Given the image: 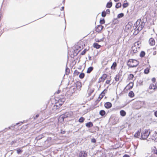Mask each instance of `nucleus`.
<instances>
[{
	"label": "nucleus",
	"instance_id": "obj_47",
	"mask_svg": "<svg viewBox=\"0 0 157 157\" xmlns=\"http://www.w3.org/2000/svg\"><path fill=\"white\" fill-rule=\"evenodd\" d=\"M39 116V115L37 114H36V116H35V117H34V119H37Z\"/></svg>",
	"mask_w": 157,
	"mask_h": 157
},
{
	"label": "nucleus",
	"instance_id": "obj_6",
	"mask_svg": "<svg viewBox=\"0 0 157 157\" xmlns=\"http://www.w3.org/2000/svg\"><path fill=\"white\" fill-rule=\"evenodd\" d=\"M125 29L127 30H128L132 32L133 30V24L132 22H129L125 26Z\"/></svg>",
	"mask_w": 157,
	"mask_h": 157
},
{
	"label": "nucleus",
	"instance_id": "obj_32",
	"mask_svg": "<svg viewBox=\"0 0 157 157\" xmlns=\"http://www.w3.org/2000/svg\"><path fill=\"white\" fill-rule=\"evenodd\" d=\"M111 80H112L111 78H109V79L106 80L105 81V83L106 84H109L110 85H111L110 82H111Z\"/></svg>",
	"mask_w": 157,
	"mask_h": 157
},
{
	"label": "nucleus",
	"instance_id": "obj_22",
	"mask_svg": "<svg viewBox=\"0 0 157 157\" xmlns=\"http://www.w3.org/2000/svg\"><path fill=\"white\" fill-rule=\"evenodd\" d=\"M94 67H88L86 71V73L89 74L93 70Z\"/></svg>",
	"mask_w": 157,
	"mask_h": 157
},
{
	"label": "nucleus",
	"instance_id": "obj_29",
	"mask_svg": "<svg viewBox=\"0 0 157 157\" xmlns=\"http://www.w3.org/2000/svg\"><path fill=\"white\" fill-rule=\"evenodd\" d=\"M85 120V118L82 117H81L78 120V122H79L82 123H83Z\"/></svg>",
	"mask_w": 157,
	"mask_h": 157
},
{
	"label": "nucleus",
	"instance_id": "obj_2",
	"mask_svg": "<svg viewBox=\"0 0 157 157\" xmlns=\"http://www.w3.org/2000/svg\"><path fill=\"white\" fill-rule=\"evenodd\" d=\"M139 62L137 60L129 59L127 62V65L130 67H136L139 64Z\"/></svg>",
	"mask_w": 157,
	"mask_h": 157
},
{
	"label": "nucleus",
	"instance_id": "obj_12",
	"mask_svg": "<svg viewBox=\"0 0 157 157\" xmlns=\"http://www.w3.org/2000/svg\"><path fill=\"white\" fill-rule=\"evenodd\" d=\"M149 44L151 46L154 45L155 43L154 39L152 38H151L149 39Z\"/></svg>",
	"mask_w": 157,
	"mask_h": 157
},
{
	"label": "nucleus",
	"instance_id": "obj_56",
	"mask_svg": "<svg viewBox=\"0 0 157 157\" xmlns=\"http://www.w3.org/2000/svg\"><path fill=\"white\" fill-rule=\"evenodd\" d=\"M106 93H107V92H104V93H105V94Z\"/></svg>",
	"mask_w": 157,
	"mask_h": 157
},
{
	"label": "nucleus",
	"instance_id": "obj_36",
	"mask_svg": "<svg viewBox=\"0 0 157 157\" xmlns=\"http://www.w3.org/2000/svg\"><path fill=\"white\" fill-rule=\"evenodd\" d=\"M79 74V72L77 70H75L74 72V74L75 76H77Z\"/></svg>",
	"mask_w": 157,
	"mask_h": 157
},
{
	"label": "nucleus",
	"instance_id": "obj_3",
	"mask_svg": "<svg viewBox=\"0 0 157 157\" xmlns=\"http://www.w3.org/2000/svg\"><path fill=\"white\" fill-rule=\"evenodd\" d=\"M73 114V113L72 111L66 112L64 114L60 116L59 117V119H62V121H63L64 118L71 117H72Z\"/></svg>",
	"mask_w": 157,
	"mask_h": 157
},
{
	"label": "nucleus",
	"instance_id": "obj_7",
	"mask_svg": "<svg viewBox=\"0 0 157 157\" xmlns=\"http://www.w3.org/2000/svg\"><path fill=\"white\" fill-rule=\"evenodd\" d=\"M142 104L141 101H139L136 102L134 104V107L135 109H138L142 106Z\"/></svg>",
	"mask_w": 157,
	"mask_h": 157
},
{
	"label": "nucleus",
	"instance_id": "obj_46",
	"mask_svg": "<svg viewBox=\"0 0 157 157\" xmlns=\"http://www.w3.org/2000/svg\"><path fill=\"white\" fill-rule=\"evenodd\" d=\"M66 132V131H63V130H61L60 133L62 134H65Z\"/></svg>",
	"mask_w": 157,
	"mask_h": 157
},
{
	"label": "nucleus",
	"instance_id": "obj_35",
	"mask_svg": "<svg viewBox=\"0 0 157 157\" xmlns=\"http://www.w3.org/2000/svg\"><path fill=\"white\" fill-rule=\"evenodd\" d=\"M149 72V69L148 68H146L144 70V73L145 74H147Z\"/></svg>",
	"mask_w": 157,
	"mask_h": 157
},
{
	"label": "nucleus",
	"instance_id": "obj_18",
	"mask_svg": "<svg viewBox=\"0 0 157 157\" xmlns=\"http://www.w3.org/2000/svg\"><path fill=\"white\" fill-rule=\"evenodd\" d=\"M134 77V75L133 74H130L128 76L127 80L128 81L132 80L133 79Z\"/></svg>",
	"mask_w": 157,
	"mask_h": 157
},
{
	"label": "nucleus",
	"instance_id": "obj_38",
	"mask_svg": "<svg viewBox=\"0 0 157 157\" xmlns=\"http://www.w3.org/2000/svg\"><path fill=\"white\" fill-rule=\"evenodd\" d=\"M156 49L155 47H154L153 48L152 54L153 55H155L156 54L157 52L155 51Z\"/></svg>",
	"mask_w": 157,
	"mask_h": 157
},
{
	"label": "nucleus",
	"instance_id": "obj_39",
	"mask_svg": "<svg viewBox=\"0 0 157 157\" xmlns=\"http://www.w3.org/2000/svg\"><path fill=\"white\" fill-rule=\"evenodd\" d=\"M128 3H124L123 4V8H126L128 6Z\"/></svg>",
	"mask_w": 157,
	"mask_h": 157
},
{
	"label": "nucleus",
	"instance_id": "obj_25",
	"mask_svg": "<svg viewBox=\"0 0 157 157\" xmlns=\"http://www.w3.org/2000/svg\"><path fill=\"white\" fill-rule=\"evenodd\" d=\"M86 126L88 128H90L93 126V123L91 122H89L86 124Z\"/></svg>",
	"mask_w": 157,
	"mask_h": 157
},
{
	"label": "nucleus",
	"instance_id": "obj_33",
	"mask_svg": "<svg viewBox=\"0 0 157 157\" xmlns=\"http://www.w3.org/2000/svg\"><path fill=\"white\" fill-rule=\"evenodd\" d=\"M124 16V14L123 13L119 14L117 16V17L118 18H120L123 17Z\"/></svg>",
	"mask_w": 157,
	"mask_h": 157
},
{
	"label": "nucleus",
	"instance_id": "obj_54",
	"mask_svg": "<svg viewBox=\"0 0 157 157\" xmlns=\"http://www.w3.org/2000/svg\"><path fill=\"white\" fill-rule=\"evenodd\" d=\"M115 2H117L119 0H114Z\"/></svg>",
	"mask_w": 157,
	"mask_h": 157
},
{
	"label": "nucleus",
	"instance_id": "obj_55",
	"mask_svg": "<svg viewBox=\"0 0 157 157\" xmlns=\"http://www.w3.org/2000/svg\"><path fill=\"white\" fill-rule=\"evenodd\" d=\"M73 89L74 90V89H76V88H75V87L74 88H73Z\"/></svg>",
	"mask_w": 157,
	"mask_h": 157
},
{
	"label": "nucleus",
	"instance_id": "obj_45",
	"mask_svg": "<svg viewBox=\"0 0 157 157\" xmlns=\"http://www.w3.org/2000/svg\"><path fill=\"white\" fill-rule=\"evenodd\" d=\"M105 12H106V13L109 14L110 13V10L109 9H107Z\"/></svg>",
	"mask_w": 157,
	"mask_h": 157
},
{
	"label": "nucleus",
	"instance_id": "obj_21",
	"mask_svg": "<svg viewBox=\"0 0 157 157\" xmlns=\"http://www.w3.org/2000/svg\"><path fill=\"white\" fill-rule=\"evenodd\" d=\"M93 46L94 48H95L97 49L100 48L101 47V46L100 45L96 43H94L93 44Z\"/></svg>",
	"mask_w": 157,
	"mask_h": 157
},
{
	"label": "nucleus",
	"instance_id": "obj_52",
	"mask_svg": "<svg viewBox=\"0 0 157 157\" xmlns=\"http://www.w3.org/2000/svg\"><path fill=\"white\" fill-rule=\"evenodd\" d=\"M139 42L138 41L136 42L135 44H137V45H139Z\"/></svg>",
	"mask_w": 157,
	"mask_h": 157
},
{
	"label": "nucleus",
	"instance_id": "obj_42",
	"mask_svg": "<svg viewBox=\"0 0 157 157\" xmlns=\"http://www.w3.org/2000/svg\"><path fill=\"white\" fill-rule=\"evenodd\" d=\"M91 141L92 143H95L96 142V140L95 139L93 138L91 140Z\"/></svg>",
	"mask_w": 157,
	"mask_h": 157
},
{
	"label": "nucleus",
	"instance_id": "obj_8",
	"mask_svg": "<svg viewBox=\"0 0 157 157\" xmlns=\"http://www.w3.org/2000/svg\"><path fill=\"white\" fill-rule=\"evenodd\" d=\"M108 75L106 74H103L99 78L98 82L100 83L101 82H104L105 80L107 78Z\"/></svg>",
	"mask_w": 157,
	"mask_h": 157
},
{
	"label": "nucleus",
	"instance_id": "obj_50",
	"mask_svg": "<svg viewBox=\"0 0 157 157\" xmlns=\"http://www.w3.org/2000/svg\"><path fill=\"white\" fill-rule=\"evenodd\" d=\"M123 157H130V156L128 155L125 154L123 156Z\"/></svg>",
	"mask_w": 157,
	"mask_h": 157
},
{
	"label": "nucleus",
	"instance_id": "obj_9",
	"mask_svg": "<svg viewBox=\"0 0 157 157\" xmlns=\"http://www.w3.org/2000/svg\"><path fill=\"white\" fill-rule=\"evenodd\" d=\"M137 52V48L135 46L132 47L130 53L132 55H133L134 54L136 53Z\"/></svg>",
	"mask_w": 157,
	"mask_h": 157
},
{
	"label": "nucleus",
	"instance_id": "obj_20",
	"mask_svg": "<svg viewBox=\"0 0 157 157\" xmlns=\"http://www.w3.org/2000/svg\"><path fill=\"white\" fill-rule=\"evenodd\" d=\"M135 94L132 91H130L128 94V96L131 98L134 97L135 96Z\"/></svg>",
	"mask_w": 157,
	"mask_h": 157
},
{
	"label": "nucleus",
	"instance_id": "obj_26",
	"mask_svg": "<svg viewBox=\"0 0 157 157\" xmlns=\"http://www.w3.org/2000/svg\"><path fill=\"white\" fill-rule=\"evenodd\" d=\"M103 97V95H102V94H100L97 100V101L98 102H99Z\"/></svg>",
	"mask_w": 157,
	"mask_h": 157
},
{
	"label": "nucleus",
	"instance_id": "obj_51",
	"mask_svg": "<svg viewBox=\"0 0 157 157\" xmlns=\"http://www.w3.org/2000/svg\"><path fill=\"white\" fill-rule=\"evenodd\" d=\"M102 41V40H98V39H97V40H96V42H100Z\"/></svg>",
	"mask_w": 157,
	"mask_h": 157
},
{
	"label": "nucleus",
	"instance_id": "obj_28",
	"mask_svg": "<svg viewBox=\"0 0 157 157\" xmlns=\"http://www.w3.org/2000/svg\"><path fill=\"white\" fill-rule=\"evenodd\" d=\"M85 74L83 73H81L79 76V78L81 79H83L85 77Z\"/></svg>",
	"mask_w": 157,
	"mask_h": 157
},
{
	"label": "nucleus",
	"instance_id": "obj_23",
	"mask_svg": "<svg viewBox=\"0 0 157 157\" xmlns=\"http://www.w3.org/2000/svg\"><path fill=\"white\" fill-rule=\"evenodd\" d=\"M99 114L101 116H104L105 115L106 112L105 111L103 110H101L99 111Z\"/></svg>",
	"mask_w": 157,
	"mask_h": 157
},
{
	"label": "nucleus",
	"instance_id": "obj_14",
	"mask_svg": "<svg viewBox=\"0 0 157 157\" xmlns=\"http://www.w3.org/2000/svg\"><path fill=\"white\" fill-rule=\"evenodd\" d=\"M103 26L101 25H99L97 26L96 28V31L98 33H100L102 30L103 28Z\"/></svg>",
	"mask_w": 157,
	"mask_h": 157
},
{
	"label": "nucleus",
	"instance_id": "obj_13",
	"mask_svg": "<svg viewBox=\"0 0 157 157\" xmlns=\"http://www.w3.org/2000/svg\"><path fill=\"white\" fill-rule=\"evenodd\" d=\"M76 85L77 89L78 90H80L82 87L81 82L77 81L76 83Z\"/></svg>",
	"mask_w": 157,
	"mask_h": 157
},
{
	"label": "nucleus",
	"instance_id": "obj_49",
	"mask_svg": "<svg viewBox=\"0 0 157 157\" xmlns=\"http://www.w3.org/2000/svg\"><path fill=\"white\" fill-rule=\"evenodd\" d=\"M154 153L157 155V150H154Z\"/></svg>",
	"mask_w": 157,
	"mask_h": 157
},
{
	"label": "nucleus",
	"instance_id": "obj_5",
	"mask_svg": "<svg viewBox=\"0 0 157 157\" xmlns=\"http://www.w3.org/2000/svg\"><path fill=\"white\" fill-rule=\"evenodd\" d=\"M133 82H130L124 88V90L125 92H127L128 90H129L132 89L133 88Z\"/></svg>",
	"mask_w": 157,
	"mask_h": 157
},
{
	"label": "nucleus",
	"instance_id": "obj_15",
	"mask_svg": "<svg viewBox=\"0 0 157 157\" xmlns=\"http://www.w3.org/2000/svg\"><path fill=\"white\" fill-rule=\"evenodd\" d=\"M104 106L106 108L109 109L111 107L112 104L111 102H107L105 103Z\"/></svg>",
	"mask_w": 157,
	"mask_h": 157
},
{
	"label": "nucleus",
	"instance_id": "obj_17",
	"mask_svg": "<svg viewBox=\"0 0 157 157\" xmlns=\"http://www.w3.org/2000/svg\"><path fill=\"white\" fill-rule=\"evenodd\" d=\"M117 64L116 62H114L113 63L111 67V69L113 71L116 70L117 68Z\"/></svg>",
	"mask_w": 157,
	"mask_h": 157
},
{
	"label": "nucleus",
	"instance_id": "obj_24",
	"mask_svg": "<svg viewBox=\"0 0 157 157\" xmlns=\"http://www.w3.org/2000/svg\"><path fill=\"white\" fill-rule=\"evenodd\" d=\"M120 115L122 117H124L126 116V113L124 110H121L120 112Z\"/></svg>",
	"mask_w": 157,
	"mask_h": 157
},
{
	"label": "nucleus",
	"instance_id": "obj_40",
	"mask_svg": "<svg viewBox=\"0 0 157 157\" xmlns=\"http://www.w3.org/2000/svg\"><path fill=\"white\" fill-rule=\"evenodd\" d=\"M87 50L86 49H85L81 53V55H84L85 54L86 52L87 51Z\"/></svg>",
	"mask_w": 157,
	"mask_h": 157
},
{
	"label": "nucleus",
	"instance_id": "obj_31",
	"mask_svg": "<svg viewBox=\"0 0 157 157\" xmlns=\"http://www.w3.org/2000/svg\"><path fill=\"white\" fill-rule=\"evenodd\" d=\"M121 3L120 2H118L116 5L115 7L117 8H119L121 7Z\"/></svg>",
	"mask_w": 157,
	"mask_h": 157
},
{
	"label": "nucleus",
	"instance_id": "obj_4",
	"mask_svg": "<svg viewBox=\"0 0 157 157\" xmlns=\"http://www.w3.org/2000/svg\"><path fill=\"white\" fill-rule=\"evenodd\" d=\"M150 133V132L148 130L145 129L141 133V137L143 140L147 139Z\"/></svg>",
	"mask_w": 157,
	"mask_h": 157
},
{
	"label": "nucleus",
	"instance_id": "obj_19",
	"mask_svg": "<svg viewBox=\"0 0 157 157\" xmlns=\"http://www.w3.org/2000/svg\"><path fill=\"white\" fill-rule=\"evenodd\" d=\"M141 132V130L140 129L138 130L135 134L134 136L135 138H138L139 136H140Z\"/></svg>",
	"mask_w": 157,
	"mask_h": 157
},
{
	"label": "nucleus",
	"instance_id": "obj_43",
	"mask_svg": "<svg viewBox=\"0 0 157 157\" xmlns=\"http://www.w3.org/2000/svg\"><path fill=\"white\" fill-rule=\"evenodd\" d=\"M100 22L101 24H104L105 22V20L104 19L101 20Z\"/></svg>",
	"mask_w": 157,
	"mask_h": 157
},
{
	"label": "nucleus",
	"instance_id": "obj_37",
	"mask_svg": "<svg viewBox=\"0 0 157 157\" xmlns=\"http://www.w3.org/2000/svg\"><path fill=\"white\" fill-rule=\"evenodd\" d=\"M109 87V86H108L106 89H105L101 94H102V95H103V96L104 97L105 95V94L104 93V92H107V89Z\"/></svg>",
	"mask_w": 157,
	"mask_h": 157
},
{
	"label": "nucleus",
	"instance_id": "obj_34",
	"mask_svg": "<svg viewBox=\"0 0 157 157\" xmlns=\"http://www.w3.org/2000/svg\"><path fill=\"white\" fill-rule=\"evenodd\" d=\"M145 55V53L144 52L142 51L141 52L140 54V56L141 57H144Z\"/></svg>",
	"mask_w": 157,
	"mask_h": 157
},
{
	"label": "nucleus",
	"instance_id": "obj_10",
	"mask_svg": "<svg viewBox=\"0 0 157 157\" xmlns=\"http://www.w3.org/2000/svg\"><path fill=\"white\" fill-rule=\"evenodd\" d=\"M149 89L150 90H155L157 89V86L155 84L151 83L149 86Z\"/></svg>",
	"mask_w": 157,
	"mask_h": 157
},
{
	"label": "nucleus",
	"instance_id": "obj_30",
	"mask_svg": "<svg viewBox=\"0 0 157 157\" xmlns=\"http://www.w3.org/2000/svg\"><path fill=\"white\" fill-rule=\"evenodd\" d=\"M17 153L18 154H21L23 151V150L20 148H19L16 150Z\"/></svg>",
	"mask_w": 157,
	"mask_h": 157
},
{
	"label": "nucleus",
	"instance_id": "obj_16",
	"mask_svg": "<svg viewBox=\"0 0 157 157\" xmlns=\"http://www.w3.org/2000/svg\"><path fill=\"white\" fill-rule=\"evenodd\" d=\"M79 157H86L87 156V154L85 151H81L79 154Z\"/></svg>",
	"mask_w": 157,
	"mask_h": 157
},
{
	"label": "nucleus",
	"instance_id": "obj_44",
	"mask_svg": "<svg viewBox=\"0 0 157 157\" xmlns=\"http://www.w3.org/2000/svg\"><path fill=\"white\" fill-rule=\"evenodd\" d=\"M152 81L153 82H155L156 81V78H153L151 79Z\"/></svg>",
	"mask_w": 157,
	"mask_h": 157
},
{
	"label": "nucleus",
	"instance_id": "obj_48",
	"mask_svg": "<svg viewBox=\"0 0 157 157\" xmlns=\"http://www.w3.org/2000/svg\"><path fill=\"white\" fill-rule=\"evenodd\" d=\"M154 115L156 117H157V111L154 113Z\"/></svg>",
	"mask_w": 157,
	"mask_h": 157
},
{
	"label": "nucleus",
	"instance_id": "obj_1",
	"mask_svg": "<svg viewBox=\"0 0 157 157\" xmlns=\"http://www.w3.org/2000/svg\"><path fill=\"white\" fill-rule=\"evenodd\" d=\"M145 23L141 20H138L134 24L133 26V30H135V33H138L141 30L144 28Z\"/></svg>",
	"mask_w": 157,
	"mask_h": 157
},
{
	"label": "nucleus",
	"instance_id": "obj_11",
	"mask_svg": "<svg viewBox=\"0 0 157 157\" xmlns=\"http://www.w3.org/2000/svg\"><path fill=\"white\" fill-rule=\"evenodd\" d=\"M122 76L121 73L119 72L117 74L114 78V79L117 82L120 80V78Z\"/></svg>",
	"mask_w": 157,
	"mask_h": 157
},
{
	"label": "nucleus",
	"instance_id": "obj_41",
	"mask_svg": "<svg viewBox=\"0 0 157 157\" xmlns=\"http://www.w3.org/2000/svg\"><path fill=\"white\" fill-rule=\"evenodd\" d=\"M106 12H105V11H103L102 12L101 16L102 17H105V16H106Z\"/></svg>",
	"mask_w": 157,
	"mask_h": 157
},
{
	"label": "nucleus",
	"instance_id": "obj_53",
	"mask_svg": "<svg viewBox=\"0 0 157 157\" xmlns=\"http://www.w3.org/2000/svg\"><path fill=\"white\" fill-rule=\"evenodd\" d=\"M64 7H62V9H61V10H64Z\"/></svg>",
	"mask_w": 157,
	"mask_h": 157
},
{
	"label": "nucleus",
	"instance_id": "obj_27",
	"mask_svg": "<svg viewBox=\"0 0 157 157\" xmlns=\"http://www.w3.org/2000/svg\"><path fill=\"white\" fill-rule=\"evenodd\" d=\"M112 6V2H108L106 6V7L108 8H111Z\"/></svg>",
	"mask_w": 157,
	"mask_h": 157
}]
</instances>
